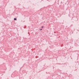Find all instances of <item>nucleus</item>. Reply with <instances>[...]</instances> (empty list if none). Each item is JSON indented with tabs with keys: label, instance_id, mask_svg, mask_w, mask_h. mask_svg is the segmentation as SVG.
<instances>
[{
	"label": "nucleus",
	"instance_id": "1",
	"mask_svg": "<svg viewBox=\"0 0 79 79\" xmlns=\"http://www.w3.org/2000/svg\"><path fill=\"white\" fill-rule=\"evenodd\" d=\"M14 19V20H15V21H16V18H15Z\"/></svg>",
	"mask_w": 79,
	"mask_h": 79
},
{
	"label": "nucleus",
	"instance_id": "2",
	"mask_svg": "<svg viewBox=\"0 0 79 79\" xmlns=\"http://www.w3.org/2000/svg\"><path fill=\"white\" fill-rule=\"evenodd\" d=\"M40 30H41V31H42V29H40Z\"/></svg>",
	"mask_w": 79,
	"mask_h": 79
},
{
	"label": "nucleus",
	"instance_id": "3",
	"mask_svg": "<svg viewBox=\"0 0 79 79\" xmlns=\"http://www.w3.org/2000/svg\"><path fill=\"white\" fill-rule=\"evenodd\" d=\"M42 27L43 28V27Z\"/></svg>",
	"mask_w": 79,
	"mask_h": 79
}]
</instances>
